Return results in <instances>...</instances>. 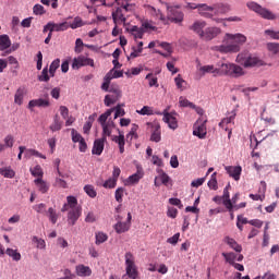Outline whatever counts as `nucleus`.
I'll use <instances>...</instances> for the list:
<instances>
[{
  "label": "nucleus",
  "mask_w": 279,
  "mask_h": 279,
  "mask_svg": "<svg viewBox=\"0 0 279 279\" xmlns=\"http://www.w3.org/2000/svg\"><path fill=\"white\" fill-rule=\"evenodd\" d=\"M199 72H202L203 75L205 74H214L215 76H243V68L240 65H235L234 63H221L220 66L215 68V65H203L199 68Z\"/></svg>",
  "instance_id": "1"
},
{
  "label": "nucleus",
  "mask_w": 279,
  "mask_h": 279,
  "mask_svg": "<svg viewBox=\"0 0 279 279\" xmlns=\"http://www.w3.org/2000/svg\"><path fill=\"white\" fill-rule=\"evenodd\" d=\"M118 3V8L112 10V21L114 23V28L112 29V36H118L120 31L118 25L121 23H126L128 21V12L133 10V3H129V0H116Z\"/></svg>",
  "instance_id": "2"
},
{
  "label": "nucleus",
  "mask_w": 279,
  "mask_h": 279,
  "mask_svg": "<svg viewBox=\"0 0 279 279\" xmlns=\"http://www.w3.org/2000/svg\"><path fill=\"white\" fill-rule=\"evenodd\" d=\"M68 203H64L61 211H69L68 214V222L69 225H75L78 218L82 216V207L78 205V201L75 196H68Z\"/></svg>",
  "instance_id": "3"
},
{
  "label": "nucleus",
  "mask_w": 279,
  "mask_h": 279,
  "mask_svg": "<svg viewBox=\"0 0 279 279\" xmlns=\"http://www.w3.org/2000/svg\"><path fill=\"white\" fill-rule=\"evenodd\" d=\"M228 44L227 46H218V51L227 54L228 52H240L241 45L246 43L247 37L245 35H241V33H236V35H226Z\"/></svg>",
  "instance_id": "4"
},
{
  "label": "nucleus",
  "mask_w": 279,
  "mask_h": 279,
  "mask_svg": "<svg viewBox=\"0 0 279 279\" xmlns=\"http://www.w3.org/2000/svg\"><path fill=\"white\" fill-rule=\"evenodd\" d=\"M125 265H126V275H129L131 279H137L138 270L135 263V257L133 253H131V251L125 253Z\"/></svg>",
  "instance_id": "5"
},
{
  "label": "nucleus",
  "mask_w": 279,
  "mask_h": 279,
  "mask_svg": "<svg viewBox=\"0 0 279 279\" xmlns=\"http://www.w3.org/2000/svg\"><path fill=\"white\" fill-rule=\"evenodd\" d=\"M247 7L257 12L260 16H263V19H270V21L276 19V15L274 12H271V10L263 8V5H260V3H256V1H248Z\"/></svg>",
  "instance_id": "6"
},
{
  "label": "nucleus",
  "mask_w": 279,
  "mask_h": 279,
  "mask_svg": "<svg viewBox=\"0 0 279 279\" xmlns=\"http://www.w3.org/2000/svg\"><path fill=\"white\" fill-rule=\"evenodd\" d=\"M88 65L90 68H95L94 59H89L88 57L81 54L80 57H76L75 59H73L72 70H80L81 68H86Z\"/></svg>",
  "instance_id": "7"
},
{
  "label": "nucleus",
  "mask_w": 279,
  "mask_h": 279,
  "mask_svg": "<svg viewBox=\"0 0 279 279\" xmlns=\"http://www.w3.org/2000/svg\"><path fill=\"white\" fill-rule=\"evenodd\" d=\"M118 222L114 225V230L117 233H126V231H130L131 225H132V214H128V220L126 222H123L122 216H117Z\"/></svg>",
  "instance_id": "8"
},
{
  "label": "nucleus",
  "mask_w": 279,
  "mask_h": 279,
  "mask_svg": "<svg viewBox=\"0 0 279 279\" xmlns=\"http://www.w3.org/2000/svg\"><path fill=\"white\" fill-rule=\"evenodd\" d=\"M177 116H178V113H175V111H173L171 113H169V111L167 109L163 111V122H166V124H168V126L170 129H172L173 131H175V129H178V126H179Z\"/></svg>",
  "instance_id": "9"
},
{
  "label": "nucleus",
  "mask_w": 279,
  "mask_h": 279,
  "mask_svg": "<svg viewBox=\"0 0 279 279\" xmlns=\"http://www.w3.org/2000/svg\"><path fill=\"white\" fill-rule=\"evenodd\" d=\"M235 118L236 111H231V113L227 118H223V120L219 122V126L225 131H228V137H231L232 135V129H230V125L232 124V122H234Z\"/></svg>",
  "instance_id": "10"
},
{
  "label": "nucleus",
  "mask_w": 279,
  "mask_h": 279,
  "mask_svg": "<svg viewBox=\"0 0 279 279\" xmlns=\"http://www.w3.org/2000/svg\"><path fill=\"white\" fill-rule=\"evenodd\" d=\"M215 5L208 3H198V13L206 19H214Z\"/></svg>",
  "instance_id": "11"
},
{
  "label": "nucleus",
  "mask_w": 279,
  "mask_h": 279,
  "mask_svg": "<svg viewBox=\"0 0 279 279\" xmlns=\"http://www.w3.org/2000/svg\"><path fill=\"white\" fill-rule=\"evenodd\" d=\"M238 61L244 65V68H255L256 65H260L262 61L257 59L256 57H246V59H243V56H238Z\"/></svg>",
  "instance_id": "12"
},
{
  "label": "nucleus",
  "mask_w": 279,
  "mask_h": 279,
  "mask_svg": "<svg viewBox=\"0 0 279 279\" xmlns=\"http://www.w3.org/2000/svg\"><path fill=\"white\" fill-rule=\"evenodd\" d=\"M168 19L169 21H173V23H182L184 14L181 10H178L177 8H170L168 10Z\"/></svg>",
  "instance_id": "13"
},
{
  "label": "nucleus",
  "mask_w": 279,
  "mask_h": 279,
  "mask_svg": "<svg viewBox=\"0 0 279 279\" xmlns=\"http://www.w3.org/2000/svg\"><path fill=\"white\" fill-rule=\"evenodd\" d=\"M145 27H150L149 24H143V26H131V28H126V31L132 34L134 38H143L145 34Z\"/></svg>",
  "instance_id": "14"
},
{
  "label": "nucleus",
  "mask_w": 279,
  "mask_h": 279,
  "mask_svg": "<svg viewBox=\"0 0 279 279\" xmlns=\"http://www.w3.org/2000/svg\"><path fill=\"white\" fill-rule=\"evenodd\" d=\"M107 137H101L100 140H95L93 145V155H102L105 148V142Z\"/></svg>",
  "instance_id": "15"
},
{
  "label": "nucleus",
  "mask_w": 279,
  "mask_h": 279,
  "mask_svg": "<svg viewBox=\"0 0 279 279\" xmlns=\"http://www.w3.org/2000/svg\"><path fill=\"white\" fill-rule=\"evenodd\" d=\"M226 170L228 174L232 177L235 181H239V179H241V166H226Z\"/></svg>",
  "instance_id": "16"
},
{
  "label": "nucleus",
  "mask_w": 279,
  "mask_h": 279,
  "mask_svg": "<svg viewBox=\"0 0 279 279\" xmlns=\"http://www.w3.org/2000/svg\"><path fill=\"white\" fill-rule=\"evenodd\" d=\"M35 107H50V102L48 99H44V98H38L37 100H29L28 102V109H31V111H33L35 109Z\"/></svg>",
  "instance_id": "17"
},
{
  "label": "nucleus",
  "mask_w": 279,
  "mask_h": 279,
  "mask_svg": "<svg viewBox=\"0 0 279 279\" xmlns=\"http://www.w3.org/2000/svg\"><path fill=\"white\" fill-rule=\"evenodd\" d=\"M157 172L159 173V177L155 178V185L159 186L160 185L159 181L163 183V185H168L169 181H171L169 174H167L165 170H157Z\"/></svg>",
  "instance_id": "18"
},
{
  "label": "nucleus",
  "mask_w": 279,
  "mask_h": 279,
  "mask_svg": "<svg viewBox=\"0 0 279 279\" xmlns=\"http://www.w3.org/2000/svg\"><path fill=\"white\" fill-rule=\"evenodd\" d=\"M206 22H194V24H192L191 29H193V32H196V34H198V36L201 38H204L205 40V31L204 27H206Z\"/></svg>",
  "instance_id": "19"
},
{
  "label": "nucleus",
  "mask_w": 279,
  "mask_h": 279,
  "mask_svg": "<svg viewBox=\"0 0 279 279\" xmlns=\"http://www.w3.org/2000/svg\"><path fill=\"white\" fill-rule=\"evenodd\" d=\"M26 94H27V92H26L25 87H19V89H16L15 95H14V104L22 106Z\"/></svg>",
  "instance_id": "20"
},
{
  "label": "nucleus",
  "mask_w": 279,
  "mask_h": 279,
  "mask_svg": "<svg viewBox=\"0 0 279 279\" xmlns=\"http://www.w3.org/2000/svg\"><path fill=\"white\" fill-rule=\"evenodd\" d=\"M35 185H37L39 192H41V194H47V192H49V183H47V181H44L43 177H40L39 179H35L34 181Z\"/></svg>",
  "instance_id": "21"
},
{
  "label": "nucleus",
  "mask_w": 279,
  "mask_h": 279,
  "mask_svg": "<svg viewBox=\"0 0 279 279\" xmlns=\"http://www.w3.org/2000/svg\"><path fill=\"white\" fill-rule=\"evenodd\" d=\"M225 242L229 244V246L233 248V251H236V253H241V251H243V246H241V244H239V242H236L234 238H230L229 235H227L225 238Z\"/></svg>",
  "instance_id": "22"
},
{
  "label": "nucleus",
  "mask_w": 279,
  "mask_h": 279,
  "mask_svg": "<svg viewBox=\"0 0 279 279\" xmlns=\"http://www.w3.org/2000/svg\"><path fill=\"white\" fill-rule=\"evenodd\" d=\"M76 275L80 277H89V275H92V268L84 264H78V266H76Z\"/></svg>",
  "instance_id": "23"
},
{
  "label": "nucleus",
  "mask_w": 279,
  "mask_h": 279,
  "mask_svg": "<svg viewBox=\"0 0 279 279\" xmlns=\"http://www.w3.org/2000/svg\"><path fill=\"white\" fill-rule=\"evenodd\" d=\"M114 109H108L105 113H102L99 119H98V122L100 123L101 125V129H102V132L105 134V130H106V123H107V120L110 116H112Z\"/></svg>",
  "instance_id": "24"
},
{
  "label": "nucleus",
  "mask_w": 279,
  "mask_h": 279,
  "mask_svg": "<svg viewBox=\"0 0 279 279\" xmlns=\"http://www.w3.org/2000/svg\"><path fill=\"white\" fill-rule=\"evenodd\" d=\"M113 142H116V144H118L119 146V150L121 153V155H123L124 150H125V137L122 133H120V135H116L113 137Z\"/></svg>",
  "instance_id": "25"
},
{
  "label": "nucleus",
  "mask_w": 279,
  "mask_h": 279,
  "mask_svg": "<svg viewBox=\"0 0 279 279\" xmlns=\"http://www.w3.org/2000/svg\"><path fill=\"white\" fill-rule=\"evenodd\" d=\"M143 177H144L143 170H137L134 174H131V177H129L128 183L135 185L136 183H140Z\"/></svg>",
  "instance_id": "26"
},
{
  "label": "nucleus",
  "mask_w": 279,
  "mask_h": 279,
  "mask_svg": "<svg viewBox=\"0 0 279 279\" xmlns=\"http://www.w3.org/2000/svg\"><path fill=\"white\" fill-rule=\"evenodd\" d=\"M193 135H196V137H199V140H205L207 135V128L205 126V124L196 126L193 131Z\"/></svg>",
  "instance_id": "27"
},
{
  "label": "nucleus",
  "mask_w": 279,
  "mask_h": 279,
  "mask_svg": "<svg viewBox=\"0 0 279 279\" xmlns=\"http://www.w3.org/2000/svg\"><path fill=\"white\" fill-rule=\"evenodd\" d=\"M220 32V28H206L204 40H213V38H216Z\"/></svg>",
  "instance_id": "28"
},
{
  "label": "nucleus",
  "mask_w": 279,
  "mask_h": 279,
  "mask_svg": "<svg viewBox=\"0 0 279 279\" xmlns=\"http://www.w3.org/2000/svg\"><path fill=\"white\" fill-rule=\"evenodd\" d=\"M12 41L9 37V35H0V49L1 51H4V49H9L11 47Z\"/></svg>",
  "instance_id": "29"
},
{
  "label": "nucleus",
  "mask_w": 279,
  "mask_h": 279,
  "mask_svg": "<svg viewBox=\"0 0 279 279\" xmlns=\"http://www.w3.org/2000/svg\"><path fill=\"white\" fill-rule=\"evenodd\" d=\"M7 255L11 257L14 262H20L22 259V255L17 248H7L5 250Z\"/></svg>",
  "instance_id": "30"
},
{
  "label": "nucleus",
  "mask_w": 279,
  "mask_h": 279,
  "mask_svg": "<svg viewBox=\"0 0 279 279\" xmlns=\"http://www.w3.org/2000/svg\"><path fill=\"white\" fill-rule=\"evenodd\" d=\"M230 11V4L229 3H215L214 4V12H219L221 14H225L226 12Z\"/></svg>",
  "instance_id": "31"
},
{
  "label": "nucleus",
  "mask_w": 279,
  "mask_h": 279,
  "mask_svg": "<svg viewBox=\"0 0 279 279\" xmlns=\"http://www.w3.org/2000/svg\"><path fill=\"white\" fill-rule=\"evenodd\" d=\"M143 45H144L143 41H140V44L137 45V48L133 46L132 52L130 57H128V59H137V57H140V54H142L143 52Z\"/></svg>",
  "instance_id": "32"
},
{
  "label": "nucleus",
  "mask_w": 279,
  "mask_h": 279,
  "mask_svg": "<svg viewBox=\"0 0 279 279\" xmlns=\"http://www.w3.org/2000/svg\"><path fill=\"white\" fill-rule=\"evenodd\" d=\"M46 214L52 225H56V222H58L59 214L58 211H56V209H53V207H49Z\"/></svg>",
  "instance_id": "33"
},
{
  "label": "nucleus",
  "mask_w": 279,
  "mask_h": 279,
  "mask_svg": "<svg viewBox=\"0 0 279 279\" xmlns=\"http://www.w3.org/2000/svg\"><path fill=\"white\" fill-rule=\"evenodd\" d=\"M62 124L63 123L60 120V116H54L53 122L50 125V131H52V133H54L56 131H61Z\"/></svg>",
  "instance_id": "34"
},
{
  "label": "nucleus",
  "mask_w": 279,
  "mask_h": 279,
  "mask_svg": "<svg viewBox=\"0 0 279 279\" xmlns=\"http://www.w3.org/2000/svg\"><path fill=\"white\" fill-rule=\"evenodd\" d=\"M70 24L69 22H62L61 24H53L52 22V32H65V29H69Z\"/></svg>",
  "instance_id": "35"
},
{
  "label": "nucleus",
  "mask_w": 279,
  "mask_h": 279,
  "mask_svg": "<svg viewBox=\"0 0 279 279\" xmlns=\"http://www.w3.org/2000/svg\"><path fill=\"white\" fill-rule=\"evenodd\" d=\"M222 256L225 257L226 262L235 268L236 253H222Z\"/></svg>",
  "instance_id": "36"
},
{
  "label": "nucleus",
  "mask_w": 279,
  "mask_h": 279,
  "mask_svg": "<svg viewBox=\"0 0 279 279\" xmlns=\"http://www.w3.org/2000/svg\"><path fill=\"white\" fill-rule=\"evenodd\" d=\"M96 238V244H102L104 242H107L108 240V233H105L104 231H97L95 233Z\"/></svg>",
  "instance_id": "37"
},
{
  "label": "nucleus",
  "mask_w": 279,
  "mask_h": 279,
  "mask_svg": "<svg viewBox=\"0 0 279 279\" xmlns=\"http://www.w3.org/2000/svg\"><path fill=\"white\" fill-rule=\"evenodd\" d=\"M0 174L5 179H13L15 177V172L12 168H0Z\"/></svg>",
  "instance_id": "38"
},
{
  "label": "nucleus",
  "mask_w": 279,
  "mask_h": 279,
  "mask_svg": "<svg viewBox=\"0 0 279 279\" xmlns=\"http://www.w3.org/2000/svg\"><path fill=\"white\" fill-rule=\"evenodd\" d=\"M146 81H148L149 87H159L157 75L154 76V74H147L146 75Z\"/></svg>",
  "instance_id": "39"
},
{
  "label": "nucleus",
  "mask_w": 279,
  "mask_h": 279,
  "mask_svg": "<svg viewBox=\"0 0 279 279\" xmlns=\"http://www.w3.org/2000/svg\"><path fill=\"white\" fill-rule=\"evenodd\" d=\"M32 242L36 244L37 248H46L47 246L46 240H44L43 238H38V235H33Z\"/></svg>",
  "instance_id": "40"
},
{
  "label": "nucleus",
  "mask_w": 279,
  "mask_h": 279,
  "mask_svg": "<svg viewBox=\"0 0 279 279\" xmlns=\"http://www.w3.org/2000/svg\"><path fill=\"white\" fill-rule=\"evenodd\" d=\"M150 141L151 142H161L160 126L155 128V131H153V133L150 135Z\"/></svg>",
  "instance_id": "41"
},
{
  "label": "nucleus",
  "mask_w": 279,
  "mask_h": 279,
  "mask_svg": "<svg viewBox=\"0 0 279 279\" xmlns=\"http://www.w3.org/2000/svg\"><path fill=\"white\" fill-rule=\"evenodd\" d=\"M208 187L210 190H218L217 172H214L208 181Z\"/></svg>",
  "instance_id": "42"
},
{
  "label": "nucleus",
  "mask_w": 279,
  "mask_h": 279,
  "mask_svg": "<svg viewBox=\"0 0 279 279\" xmlns=\"http://www.w3.org/2000/svg\"><path fill=\"white\" fill-rule=\"evenodd\" d=\"M25 156L26 157L35 156V157H40L41 159H47L46 155H43L41 153H39V150H35L33 148L26 150Z\"/></svg>",
  "instance_id": "43"
},
{
  "label": "nucleus",
  "mask_w": 279,
  "mask_h": 279,
  "mask_svg": "<svg viewBox=\"0 0 279 279\" xmlns=\"http://www.w3.org/2000/svg\"><path fill=\"white\" fill-rule=\"evenodd\" d=\"M31 173L33 177H37V179H40V177H44V170L41 166H35V168H31Z\"/></svg>",
  "instance_id": "44"
},
{
  "label": "nucleus",
  "mask_w": 279,
  "mask_h": 279,
  "mask_svg": "<svg viewBox=\"0 0 279 279\" xmlns=\"http://www.w3.org/2000/svg\"><path fill=\"white\" fill-rule=\"evenodd\" d=\"M84 192L90 197V198H96L97 192L94 187V185H85L84 186Z\"/></svg>",
  "instance_id": "45"
},
{
  "label": "nucleus",
  "mask_w": 279,
  "mask_h": 279,
  "mask_svg": "<svg viewBox=\"0 0 279 279\" xmlns=\"http://www.w3.org/2000/svg\"><path fill=\"white\" fill-rule=\"evenodd\" d=\"M83 49H84V41H83V39H76L75 47H74V52L76 54L82 56Z\"/></svg>",
  "instance_id": "46"
},
{
  "label": "nucleus",
  "mask_w": 279,
  "mask_h": 279,
  "mask_svg": "<svg viewBox=\"0 0 279 279\" xmlns=\"http://www.w3.org/2000/svg\"><path fill=\"white\" fill-rule=\"evenodd\" d=\"M124 192H125V187H118V189L116 190L114 196H116V201H117L118 203H123Z\"/></svg>",
  "instance_id": "47"
},
{
  "label": "nucleus",
  "mask_w": 279,
  "mask_h": 279,
  "mask_svg": "<svg viewBox=\"0 0 279 279\" xmlns=\"http://www.w3.org/2000/svg\"><path fill=\"white\" fill-rule=\"evenodd\" d=\"M51 27H53V22H48V24L44 26V32H48L49 29V34H48V37H46L45 43H50L51 40V36L53 34V31H51Z\"/></svg>",
  "instance_id": "48"
},
{
  "label": "nucleus",
  "mask_w": 279,
  "mask_h": 279,
  "mask_svg": "<svg viewBox=\"0 0 279 279\" xmlns=\"http://www.w3.org/2000/svg\"><path fill=\"white\" fill-rule=\"evenodd\" d=\"M38 81L44 82V83H48L50 81L48 68H44L40 76H38Z\"/></svg>",
  "instance_id": "49"
},
{
  "label": "nucleus",
  "mask_w": 279,
  "mask_h": 279,
  "mask_svg": "<svg viewBox=\"0 0 279 279\" xmlns=\"http://www.w3.org/2000/svg\"><path fill=\"white\" fill-rule=\"evenodd\" d=\"M179 105L180 107H190V109L195 108L194 102H191L187 98H183V96L179 98Z\"/></svg>",
  "instance_id": "50"
},
{
  "label": "nucleus",
  "mask_w": 279,
  "mask_h": 279,
  "mask_svg": "<svg viewBox=\"0 0 279 279\" xmlns=\"http://www.w3.org/2000/svg\"><path fill=\"white\" fill-rule=\"evenodd\" d=\"M33 12L34 14H45L46 13V8L43 5V3H35L33 7Z\"/></svg>",
  "instance_id": "51"
},
{
  "label": "nucleus",
  "mask_w": 279,
  "mask_h": 279,
  "mask_svg": "<svg viewBox=\"0 0 279 279\" xmlns=\"http://www.w3.org/2000/svg\"><path fill=\"white\" fill-rule=\"evenodd\" d=\"M150 12L153 14H155L157 16V19H160V21H163V23H166V17L163 15V13L161 12V10H157V8H155L154 5L150 7Z\"/></svg>",
  "instance_id": "52"
},
{
  "label": "nucleus",
  "mask_w": 279,
  "mask_h": 279,
  "mask_svg": "<svg viewBox=\"0 0 279 279\" xmlns=\"http://www.w3.org/2000/svg\"><path fill=\"white\" fill-rule=\"evenodd\" d=\"M120 174H121V168H119V166H114V167H113V172H112V177H113V187H116Z\"/></svg>",
  "instance_id": "53"
},
{
  "label": "nucleus",
  "mask_w": 279,
  "mask_h": 279,
  "mask_svg": "<svg viewBox=\"0 0 279 279\" xmlns=\"http://www.w3.org/2000/svg\"><path fill=\"white\" fill-rule=\"evenodd\" d=\"M84 22L82 20V17H74V21L72 22V24H70V27H72V29H77V27H83Z\"/></svg>",
  "instance_id": "54"
},
{
  "label": "nucleus",
  "mask_w": 279,
  "mask_h": 279,
  "mask_svg": "<svg viewBox=\"0 0 279 279\" xmlns=\"http://www.w3.org/2000/svg\"><path fill=\"white\" fill-rule=\"evenodd\" d=\"M111 126H114V122H106L102 137H106V138L107 136L110 137Z\"/></svg>",
  "instance_id": "55"
},
{
  "label": "nucleus",
  "mask_w": 279,
  "mask_h": 279,
  "mask_svg": "<svg viewBox=\"0 0 279 279\" xmlns=\"http://www.w3.org/2000/svg\"><path fill=\"white\" fill-rule=\"evenodd\" d=\"M71 133H72V142H74V144H77L78 142V145H81V140H82L81 133H77L75 129H72Z\"/></svg>",
  "instance_id": "56"
},
{
  "label": "nucleus",
  "mask_w": 279,
  "mask_h": 279,
  "mask_svg": "<svg viewBox=\"0 0 279 279\" xmlns=\"http://www.w3.org/2000/svg\"><path fill=\"white\" fill-rule=\"evenodd\" d=\"M174 83H175V86L178 87V89H184L185 81H184V78H182L181 75H178L174 78Z\"/></svg>",
  "instance_id": "57"
},
{
  "label": "nucleus",
  "mask_w": 279,
  "mask_h": 279,
  "mask_svg": "<svg viewBox=\"0 0 279 279\" xmlns=\"http://www.w3.org/2000/svg\"><path fill=\"white\" fill-rule=\"evenodd\" d=\"M34 209L37 211V214H46L47 205L45 203H39L38 205H35Z\"/></svg>",
  "instance_id": "58"
},
{
  "label": "nucleus",
  "mask_w": 279,
  "mask_h": 279,
  "mask_svg": "<svg viewBox=\"0 0 279 279\" xmlns=\"http://www.w3.org/2000/svg\"><path fill=\"white\" fill-rule=\"evenodd\" d=\"M4 146H7L8 148H13V146H14V137H13V135H7L4 137Z\"/></svg>",
  "instance_id": "59"
},
{
  "label": "nucleus",
  "mask_w": 279,
  "mask_h": 279,
  "mask_svg": "<svg viewBox=\"0 0 279 279\" xmlns=\"http://www.w3.org/2000/svg\"><path fill=\"white\" fill-rule=\"evenodd\" d=\"M117 96H106L105 98V105L106 107H111V105H114L117 102Z\"/></svg>",
  "instance_id": "60"
},
{
  "label": "nucleus",
  "mask_w": 279,
  "mask_h": 279,
  "mask_svg": "<svg viewBox=\"0 0 279 279\" xmlns=\"http://www.w3.org/2000/svg\"><path fill=\"white\" fill-rule=\"evenodd\" d=\"M267 48H268L269 52H272V54L279 56V44H268Z\"/></svg>",
  "instance_id": "61"
},
{
  "label": "nucleus",
  "mask_w": 279,
  "mask_h": 279,
  "mask_svg": "<svg viewBox=\"0 0 279 279\" xmlns=\"http://www.w3.org/2000/svg\"><path fill=\"white\" fill-rule=\"evenodd\" d=\"M140 116H153L154 111L150 107H143L140 111H137Z\"/></svg>",
  "instance_id": "62"
},
{
  "label": "nucleus",
  "mask_w": 279,
  "mask_h": 279,
  "mask_svg": "<svg viewBox=\"0 0 279 279\" xmlns=\"http://www.w3.org/2000/svg\"><path fill=\"white\" fill-rule=\"evenodd\" d=\"M114 119L117 120V118H120V117H123L125 116V111L124 109H122V107L120 105H118L116 108H114Z\"/></svg>",
  "instance_id": "63"
},
{
  "label": "nucleus",
  "mask_w": 279,
  "mask_h": 279,
  "mask_svg": "<svg viewBox=\"0 0 279 279\" xmlns=\"http://www.w3.org/2000/svg\"><path fill=\"white\" fill-rule=\"evenodd\" d=\"M265 34L270 36V38H276V40H279V31L277 33L276 31H265Z\"/></svg>",
  "instance_id": "64"
}]
</instances>
